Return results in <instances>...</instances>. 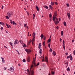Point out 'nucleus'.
Wrapping results in <instances>:
<instances>
[{
    "label": "nucleus",
    "instance_id": "obj_1",
    "mask_svg": "<svg viewBox=\"0 0 75 75\" xmlns=\"http://www.w3.org/2000/svg\"><path fill=\"white\" fill-rule=\"evenodd\" d=\"M41 43H40L39 44V46L38 47V48L39 50H39V53H40V55H41V54H42V49H40L41 47Z\"/></svg>",
    "mask_w": 75,
    "mask_h": 75
},
{
    "label": "nucleus",
    "instance_id": "obj_2",
    "mask_svg": "<svg viewBox=\"0 0 75 75\" xmlns=\"http://www.w3.org/2000/svg\"><path fill=\"white\" fill-rule=\"evenodd\" d=\"M13 12L11 11H10L7 12V16H9V17H10V16H11V15H13Z\"/></svg>",
    "mask_w": 75,
    "mask_h": 75
},
{
    "label": "nucleus",
    "instance_id": "obj_3",
    "mask_svg": "<svg viewBox=\"0 0 75 75\" xmlns=\"http://www.w3.org/2000/svg\"><path fill=\"white\" fill-rule=\"evenodd\" d=\"M9 71L13 72V71H14V67H11L10 68Z\"/></svg>",
    "mask_w": 75,
    "mask_h": 75
},
{
    "label": "nucleus",
    "instance_id": "obj_4",
    "mask_svg": "<svg viewBox=\"0 0 75 75\" xmlns=\"http://www.w3.org/2000/svg\"><path fill=\"white\" fill-rule=\"evenodd\" d=\"M25 51H26L27 52H31V50L30 49H26Z\"/></svg>",
    "mask_w": 75,
    "mask_h": 75
},
{
    "label": "nucleus",
    "instance_id": "obj_5",
    "mask_svg": "<svg viewBox=\"0 0 75 75\" xmlns=\"http://www.w3.org/2000/svg\"><path fill=\"white\" fill-rule=\"evenodd\" d=\"M67 15L68 17V18H69V19H70V13H67Z\"/></svg>",
    "mask_w": 75,
    "mask_h": 75
},
{
    "label": "nucleus",
    "instance_id": "obj_6",
    "mask_svg": "<svg viewBox=\"0 0 75 75\" xmlns=\"http://www.w3.org/2000/svg\"><path fill=\"white\" fill-rule=\"evenodd\" d=\"M1 58L2 59V63H4L5 62V60H4V58L1 57Z\"/></svg>",
    "mask_w": 75,
    "mask_h": 75
},
{
    "label": "nucleus",
    "instance_id": "obj_7",
    "mask_svg": "<svg viewBox=\"0 0 75 75\" xmlns=\"http://www.w3.org/2000/svg\"><path fill=\"white\" fill-rule=\"evenodd\" d=\"M54 23H55V24H56V25H57L58 24V23H59V21H54Z\"/></svg>",
    "mask_w": 75,
    "mask_h": 75
},
{
    "label": "nucleus",
    "instance_id": "obj_8",
    "mask_svg": "<svg viewBox=\"0 0 75 75\" xmlns=\"http://www.w3.org/2000/svg\"><path fill=\"white\" fill-rule=\"evenodd\" d=\"M45 61L46 62H48V57H45Z\"/></svg>",
    "mask_w": 75,
    "mask_h": 75
},
{
    "label": "nucleus",
    "instance_id": "obj_9",
    "mask_svg": "<svg viewBox=\"0 0 75 75\" xmlns=\"http://www.w3.org/2000/svg\"><path fill=\"white\" fill-rule=\"evenodd\" d=\"M54 16L55 17H57V11H55L54 13Z\"/></svg>",
    "mask_w": 75,
    "mask_h": 75
},
{
    "label": "nucleus",
    "instance_id": "obj_10",
    "mask_svg": "<svg viewBox=\"0 0 75 75\" xmlns=\"http://www.w3.org/2000/svg\"><path fill=\"white\" fill-rule=\"evenodd\" d=\"M53 55L54 56H55L56 55V52H55V51H54L52 52Z\"/></svg>",
    "mask_w": 75,
    "mask_h": 75
},
{
    "label": "nucleus",
    "instance_id": "obj_11",
    "mask_svg": "<svg viewBox=\"0 0 75 75\" xmlns=\"http://www.w3.org/2000/svg\"><path fill=\"white\" fill-rule=\"evenodd\" d=\"M70 61H72V59H73V58H72V55H71V54H70Z\"/></svg>",
    "mask_w": 75,
    "mask_h": 75
},
{
    "label": "nucleus",
    "instance_id": "obj_12",
    "mask_svg": "<svg viewBox=\"0 0 75 75\" xmlns=\"http://www.w3.org/2000/svg\"><path fill=\"white\" fill-rule=\"evenodd\" d=\"M56 16H54L52 18H53V21H55V18H56Z\"/></svg>",
    "mask_w": 75,
    "mask_h": 75
},
{
    "label": "nucleus",
    "instance_id": "obj_13",
    "mask_svg": "<svg viewBox=\"0 0 75 75\" xmlns=\"http://www.w3.org/2000/svg\"><path fill=\"white\" fill-rule=\"evenodd\" d=\"M49 7H50V8L51 9V10H52L53 8H52V6H51V5H49Z\"/></svg>",
    "mask_w": 75,
    "mask_h": 75
},
{
    "label": "nucleus",
    "instance_id": "obj_14",
    "mask_svg": "<svg viewBox=\"0 0 75 75\" xmlns=\"http://www.w3.org/2000/svg\"><path fill=\"white\" fill-rule=\"evenodd\" d=\"M44 35H43L42 34L40 36V37H41L42 40V38H43V37H44Z\"/></svg>",
    "mask_w": 75,
    "mask_h": 75
},
{
    "label": "nucleus",
    "instance_id": "obj_15",
    "mask_svg": "<svg viewBox=\"0 0 75 75\" xmlns=\"http://www.w3.org/2000/svg\"><path fill=\"white\" fill-rule=\"evenodd\" d=\"M49 18H52V15L51 13H50L49 15Z\"/></svg>",
    "mask_w": 75,
    "mask_h": 75
},
{
    "label": "nucleus",
    "instance_id": "obj_16",
    "mask_svg": "<svg viewBox=\"0 0 75 75\" xmlns=\"http://www.w3.org/2000/svg\"><path fill=\"white\" fill-rule=\"evenodd\" d=\"M44 8H46V9H48V7L47 6H44Z\"/></svg>",
    "mask_w": 75,
    "mask_h": 75
},
{
    "label": "nucleus",
    "instance_id": "obj_17",
    "mask_svg": "<svg viewBox=\"0 0 75 75\" xmlns=\"http://www.w3.org/2000/svg\"><path fill=\"white\" fill-rule=\"evenodd\" d=\"M31 75H34V71L33 70H32L31 71Z\"/></svg>",
    "mask_w": 75,
    "mask_h": 75
},
{
    "label": "nucleus",
    "instance_id": "obj_18",
    "mask_svg": "<svg viewBox=\"0 0 75 75\" xmlns=\"http://www.w3.org/2000/svg\"><path fill=\"white\" fill-rule=\"evenodd\" d=\"M36 8L37 11H39V9L38 8V7L37 6H36Z\"/></svg>",
    "mask_w": 75,
    "mask_h": 75
},
{
    "label": "nucleus",
    "instance_id": "obj_19",
    "mask_svg": "<svg viewBox=\"0 0 75 75\" xmlns=\"http://www.w3.org/2000/svg\"><path fill=\"white\" fill-rule=\"evenodd\" d=\"M54 3H55V2H51V4L52 6H53Z\"/></svg>",
    "mask_w": 75,
    "mask_h": 75
},
{
    "label": "nucleus",
    "instance_id": "obj_20",
    "mask_svg": "<svg viewBox=\"0 0 75 75\" xmlns=\"http://www.w3.org/2000/svg\"><path fill=\"white\" fill-rule=\"evenodd\" d=\"M33 63L34 64L35 66H35H36L35 65V60H34V58H33Z\"/></svg>",
    "mask_w": 75,
    "mask_h": 75
},
{
    "label": "nucleus",
    "instance_id": "obj_21",
    "mask_svg": "<svg viewBox=\"0 0 75 75\" xmlns=\"http://www.w3.org/2000/svg\"><path fill=\"white\" fill-rule=\"evenodd\" d=\"M63 24L64 26H66V25H67V23H66V22L64 21L63 23Z\"/></svg>",
    "mask_w": 75,
    "mask_h": 75
},
{
    "label": "nucleus",
    "instance_id": "obj_22",
    "mask_svg": "<svg viewBox=\"0 0 75 75\" xmlns=\"http://www.w3.org/2000/svg\"><path fill=\"white\" fill-rule=\"evenodd\" d=\"M33 67V65H32V66H31V67L30 68V72H31V71L32 70H31V68H32V67Z\"/></svg>",
    "mask_w": 75,
    "mask_h": 75
},
{
    "label": "nucleus",
    "instance_id": "obj_23",
    "mask_svg": "<svg viewBox=\"0 0 75 75\" xmlns=\"http://www.w3.org/2000/svg\"><path fill=\"white\" fill-rule=\"evenodd\" d=\"M65 46V43L64 42V40H63V46Z\"/></svg>",
    "mask_w": 75,
    "mask_h": 75
},
{
    "label": "nucleus",
    "instance_id": "obj_24",
    "mask_svg": "<svg viewBox=\"0 0 75 75\" xmlns=\"http://www.w3.org/2000/svg\"><path fill=\"white\" fill-rule=\"evenodd\" d=\"M47 41L49 42H51V39L49 38L48 40H47Z\"/></svg>",
    "mask_w": 75,
    "mask_h": 75
},
{
    "label": "nucleus",
    "instance_id": "obj_25",
    "mask_svg": "<svg viewBox=\"0 0 75 75\" xmlns=\"http://www.w3.org/2000/svg\"><path fill=\"white\" fill-rule=\"evenodd\" d=\"M19 42H20V43H21V44H22V43H23V40H19Z\"/></svg>",
    "mask_w": 75,
    "mask_h": 75
},
{
    "label": "nucleus",
    "instance_id": "obj_26",
    "mask_svg": "<svg viewBox=\"0 0 75 75\" xmlns=\"http://www.w3.org/2000/svg\"><path fill=\"white\" fill-rule=\"evenodd\" d=\"M23 44L24 45L23 46V47H24V48H25V47H26V45L24 43H23Z\"/></svg>",
    "mask_w": 75,
    "mask_h": 75
},
{
    "label": "nucleus",
    "instance_id": "obj_27",
    "mask_svg": "<svg viewBox=\"0 0 75 75\" xmlns=\"http://www.w3.org/2000/svg\"><path fill=\"white\" fill-rule=\"evenodd\" d=\"M9 44H10V45H11V46H13V43H12L11 42H10Z\"/></svg>",
    "mask_w": 75,
    "mask_h": 75
},
{
    "label": "nucleus",
    "instance_id": "obj_28",
    "mask_svg": "<svg viewBox=\"0 0 75 75\" xmlns=\"http://www.w3.org/2000/svg\"><path fill=\"white\" fill-rule=\"evenodd\" d=\"M61 35L62 36L63 35V31L62 30L61 32Z\"/></svg>",
    "mask_w": 75,
    "mask_h": 75
},
{
    "label": "nucleus",
    "instance_id": "obj_29",
    "mask_svg": "<svg viewBox=\"0 0 75 75\" xmlns=\"http://www.w3.org/2000/svg\"><path fill=\"white\" fill-rule=\"evenodd\" d=\"M27 61H28V62H30V59L29 58H28Z\"/></svg>",
    "mask_w": 75,
    "mask_h": 75
},
{
    "label": "nucleus",
    "instance_id": "obj_30",
    "mask_svg": "<svg viewBox=\"0 0 75 75\" xmlns=\"http://www.w3.org/2000/svg\"><path fill=\"white\" fill-rule=\"evenodd\" d=\"M67 71H70V69H69V67H68L67 69Z\"/></svg>",
    "mask_w": 75,
    "mask_h": 75
},
{
    "label": "nucleus",
    "instance_id": "obj_31",
    "mask_svg": "<svg viewBox=\"0 0 75 75\" xmlns=\"http://www.w3.org/2000/svg\"><path fill=\"white\" fill-rule=\"evenodd\" d=\"M6 19H9V17L8 16H6Z\"/></svg>",
    "mask_w": 75,
    "mask_h": 75
},
{
    "label": "nucleus",
    "instance_id": "obj_32",
    "mask_svg": "<svg viewBox=\"0 0 75 75\" xmlns=\"http://www.w3.org/2000/svg\"><path fill=\"white\" fill-rule=\"evenodd\" d=\"M65 64H67V66H68V62H66L65 63Z\"/></svg>",
    "mask_w": 75,
    "mask_h": 75
},
{
    "label": "nucleus",
    "instance_id": "obj_33",
    "mask_svg": "<svg viewBox=\"0 0 75 75\" xmlns=\"http://www.w3.org/2000/svg\"><path fill=\"white\" fill-rule=\"evenodd\" d=\"M35 36V32H33V35Z\"/></svg>",
    "mask_w": 75,
    "mask_h": 75
},
{
    "label": "nucleus",
    "instance_id": "obj_34",
    "mask_svg": "<svg viewBox=\"0 0 75 75\" xmlns=\"http://www.w3.org/2000/svg\"><path fill=\"white\" fill-rule=\"evenodd\" d=\"M70 58V55L68 56H67V59H68V58Z\"/></svg>",
    "mask_w": 75,
    "mask_h": 75
},
{
    "label": "nucleus",
    "instance_id": "obj_35",
    "mask_svg": "<svg viewBox=\"0 0 75 75\" xmlns=\"http://www.w3.org/2000/svg\"><path fill=\"white\" fill-rule=\"evenodd\" d=\"M45 39H46V37L44 36L43 38L44 40H45Z\"/></svg>",
    "mask_w": 75,
    "mask_h": 75
},
{
    "label": "nucleus",
    "instance_id": "obj_36",
    "mask_svg": "<svg viewBox=\"0 0 75 75\" xmlns=\"http://www.w3.org/2000/svg\"><path fill=\"white\" fill-rule=\"evenodd\" d=\"M50 52H52V48H50Z\"/></svg>",
    "mask_w": 75,
    "mask_h": 75
},
{
    "label": "nucleus",
    "instance_id": "obj_37",
    "mask_svg": "<svg viewBox=\"0 0 75 75\" xmlns=\"http://www.w3.org/2000/svg\"><path fill=\"white\" fill-rule=\"evenodd\" d=\"M23 62H25V59H24L23 60Z\"/></svg>",
    "mask_w": 75,
    "mask_h": 75
},
{
    "label": "nucleus",
    "instance_id": "obj_38",
    "mask_svg": "<svg viewBox=\"0 0 75 75\" xmlns=\"http://www.w3.org/2000/svg\"><path fill=\"white\" fill-rule=\"evenodd\" d=\"M15 41L16 42H17V43H18V42H19L18 41V40H16Z\"/></svg>",
    "mask_w": 75,
    "mask_h": 75
},
{
    "label": "nucleus",
    "instance_id": "obj_39",
    "mask_svg": "<svg viewBox=\"0 0 75 75\" xmlns=\"http://www.w3.org/2000/svg\"><path fill=\"white\" fill-rule=\"evenodd\" d=\"M14 44H15V45H16V44H18V43L16 42L15 41L14 42Z\"/></svg>",
    "mask_w": 75,
    "mask_h": 75
},
{
    "label": "nucleus",
    "instance_id": "obj_40",
    "mask_svg": "<svg viewBox=\"0 0 75 75\" xmlns=\"http://www.w3.org/2000/svg\"><path fill=\"white\" fill-rule=\"evenodd\" d=\"M45 41H44L43 42V46H45Z\"/></svg>",
    "mask_w": 75,
    "mask_h": 75
},
{
    "label": "nucleus",
    "instance_id": "obj_41",
    "mask_svg": "<svg viewBox=\"0 0 75 75\" xmlns=\"http://www.w3.org/2000/svg\"><path fill=\"white\" fill-rule=\"evenodd\" d=\"M52 75H54L55 74V72H53V71H52Z\"/></svg>",
    "mask_w": 75,
    "mask_h": 75
},
{
    "label": "nucleus",
    "instance_id": "obj_42",
    "mask_svg": "<svg viewBox=\"0 0 75 75\" xmlns=\"http://www.w3.org/2000/svg\"><path fill=\"white\" fill-rule=\"evenodd\" d=\"M15 22L14 21H13L12 22V23L13 24V25H15Z\"/></svg>",
    "mask_w": 75,
    "mask_h": 75
},
{
    "label": "nucleus",
    "instance_id": "obj_43",
    "mask_svg": "<svg viewBox=\"0 0 75 75\" xmlns=\"http://www.w3.org/2000/svg\"><path fill=\"white\" fill-rule=\"evenodd\" d=\"M50 44H51L50 43L49 44H48V47H49V48H50Z\"/></svg>",
    "mask_w": 75,
    "mask_h": 75
},
{
    "label": "nucleus",
    "instance_id": "obj_44",
    "mask_svg": "<svg viewBox=\"0 0 75 75\" xmlns=\"http://www.w3.org/2000/svg\"><path fill=\"white\" fill-rule=\"evenodd\" d=\"M66 5H67V7H69V4H68V3H67Z\"/></svg>",
    "mask_w": 75,
    "mask_h": 75
},
{
    "label": "nucleus",
    "instance_id": "obj_45",
    "mask_svg": "<svg viewBox=\"0 0 75 75\" xmlns=\"http://www.w3.org/2000/svg\"><path fill=\"white\" fill-rule=\"evenodd\" d=\"M26 13H27V14H28V16H29V15H30V13H28V12L27 11H26Z\"/></svg>",
    "mask_w": 75,
    "mask_h": 75
},
{
    "label": "nucleus",
    "instance_id": "obj_46",
    "mask_svg": "<svg viewBox=\"0 0 75 75\" xmlns=\"http://www.w3.org/2000/svg\"><path fill=\"white\" fill-rule=\"evenodd\" d=\"M40 65V63L39 62L36 65V66H38V65Z\"/></svg>",
    "mask_w": 75,
    "mask_h": 75
},
{
    "label": "nucleus",
    "instance_id": "obj_47",
    "mask_svg": "<svg viewBox=\"0 0 75 75\" xmlns=\"http://www.w3.org/2000/svg\"><path fill=\"white\" fill-rule=\"evenodd\" d=\"M73 54L74 55H75V50H74L73 52Z\"/></svg>",
    "mask_w": 75,
    "mask_h": 75
},
{
    "label": "nucleus",
    "instance_id": "obj_48",
    "mask_svg": "<svg viewBox=\"0 0 75 75\" xmlns=\"http://www.w3.org/2000/svg\"><path fill=\"white\" fill-rule=\"evenodd\" d=\"M55 4H56V5H57V4H58V3H57V2H55V3H54Z\"/></svg>",
    "mask_w": 75,
    "mask_h": 75
},
{
    "label": "nucleus",
    "instance_id": "obj_49",
    "mask_svg": "<svg viewBox=\"0 0 75 75\" xmlns=\"http://www.w3.org/2000/svg\"><path fill=\"white\" fill-rule=\"evenodd\" d=\"M1 25H4V23H2Z\"/></svg>",
    "mask_w": 75,
    "mask_h": 75
},
{
    "label": "nucleus",
    "instance_id": "obj_50",
    "mask_svg": "<svg viewBox=\"0 0 75 75\" xmlns=\"http://www.w3.org/2000/svg\"><path fill=\"white\" fill-rule=\"evenodd\" d=\"M32 40L33 41H35V39H34V38H33Z\"/></svg>",
    "mask_w": 75,
    "mask_h": 75
},
{
    "label": "nucleus",
    "instance_id": "obj_51",
    "mask_svg": "<svg viewBox=\"0 0 75 75\" xmlns=\"http://www.w3.org/2000/svg\"><path fill=\"white\" fill-rule=\"evenodd\" d=\"M5 31L6 34H8V31H7L6 30H5Z\"/></svg>",
    "mask_w": 75,
    "mask_h": 75
},
{
    "label": "nucleus",
    "instance_id": "obj_52",
    "mask_svg": "<svg viewBox=\"0 0 75 75\" xmlns=\"http://www.w3.org/2000/svg\"><path fill=\"white\" fill-rule=\"evenodd\" d=\"M3 27H1V30H3Z\"/></svg>",
    "mask_w": 75,
    "mask_h": 75
},
{
    "label": "nucleus",
    "instance_id": "obj_53",
    "mask_svg": "<svg viewBox=\"0 0 75 75\" xmlns=\"http://www.w3.org/2000/svg\"><path fill=\"white\" fill-rule=\"evenodd\" d=\"M51 18H50V20L51 22V20H52Z\"/></svg>",
    "mask_w": 75,
    "mask_h": 75
},
{
    "label": "nucleus",
    "instance_id": "obj_54",
    "mask_svg": "<svg viewBox=\"0 0 75 75\" xmlns=\"http://www.w3.org/2000/svg\"><path fill=\"white\" fill-rule=\"evenodd\" d=\"M33 38H35V36H34L33 35Z\"/></svg>",
    "mask_w": 75,
    "mask_h": 75
},
{
    "label": "nucleus",
    "instance_id": "obj_55",
    "mask_svg": "<svg viewBox=\"0 0 75 75\" xmlns=\"http://www.w3.org/2000/svg\"><path fill=\"white\" fill-rule=\"evenodd\" d=\"M57 29L58 30V29L59 28V27H58V26H57L56 27Z\"/></svg>",
    "mask_w": 75,
    "mask_h": 75
},
{
    "label": "nucleus",
    "instance_id": "obj_56",
    "mask_svg": "<svg viewBox=\"0 0 75 75\" xmlns=\"http://www.w3.org/2000/svg\"><path fill=\"white\" fill-rule=\"evenodd\" d=\"M10 23L11 24H12V20H10Z\"/></svg>",
    "mask_w": 75,
    "mask_h": 75
},
{
    "label": "nucleus",
    "instance_id": "obj_57",
    "mask_svg": "<svg viewBox=\"0 0 75 75\" xmlns=\"http://www.w3.org/2000/svg\"><path fill=\"white\" fill-rule=\"evenodd\" d=\"M3 8H4V6H2V9L3 10Z\"/></svg>",
    "mask_w": 75,
    "mask_h": 75
},
{
    "label": "nucleus",
    "instance_id": "obj_58",
    "mask_svg": "<svg viewBox=\"0 0 75 75\" xmlns=\"http://www.w3.org/2000/svg\"><path fill=\"white\" fill-rule=\"evenodd\" d=\"M28 44H29V45H30V43H31L29 41L28 42Z\"/></svg>",
    "mask_w": 75,
    "mask_h": 75
},
{
    "label": "nucleus",
    "instance_id": "obj_59",
    "mask_svg": "<svg viewBox=\"0 0 75 75\" xmlns=\"http://www.w3.org/2000/svg\"><path fill=\"white\" fill-rule=\"evenodd\" d=\"M68 53H65V55H68Z\"/></svg>",
    "mask_w": 75,
    "mask_h": 75
},
{
    "label": "nucleus",
    "instance_id": "obj_60",
    "mask_svg": "<svg viewBox=\"0 0 75 75\" xmlns=\"http://www.w3.org/2000/svg\"><path fill=\"white\" fill-rule=\"evenodd\" d=\"M24 27H26V24L24 23Z\"/></svg>",
    "mask_w": 75,
    "mask_h": 75
},
{
    "label": "nucleus",
    "instance_id": "obj_61",
    "mask_svg": "<svg viewBox=\"0 0 75 75\" xmlns=\"http://www.w3.org/2000/svg\"><path fill=\"white\" fill-rule=\"evenodd\" d=\"M74 41H75V40L74 39L72 40V42H74Z\"/></svg>",
    "mask_w": 75,
    "mask_h": 75
},
{
    "label": "nucleus",
    "instance_id": "obj_62",
    "mask_svg": "<svg viewBox=\"0 0 75 75\" xmlns=\"http://www.w3.org/2000/svg\"><path fill=\"white\" fill-rule=\"evenodd\" d=\"M61 41H62V39H61V38H60V42H61Z\"/></svg>",
    "mask_w": 75,
    "mask_h": 75
},
{
    "label": "nucleus",
    "instance_id": "obj_63",
    "mask_svg": "<svg viewBox=\"0 0 75 75\" xmlns=\"http://www.w3.org/2000/svg\"><path fill=\"white\" fill-rule=\"evenodd\" d=\"M6 69H7V68L4 67V70H6Z\"/></svg>",
    "mask_w": 75,
    "mask_h": 75
},
{
    "label": "nucleus",
    "instance_id": "obj_64",
    "mask_svg": "<svg viewBox=\"0 0 75 75\" xmlns=\"http://www.w3.org/2000/svg\"><path fill=\"white\" fill-rule=\"evenodd\" d=\"M31 41H32V40H31V39H30L29 40V42H31Z\"/></svg>",
    "mask_w": 75,
    "mask_h": 75
}]
</instances>
